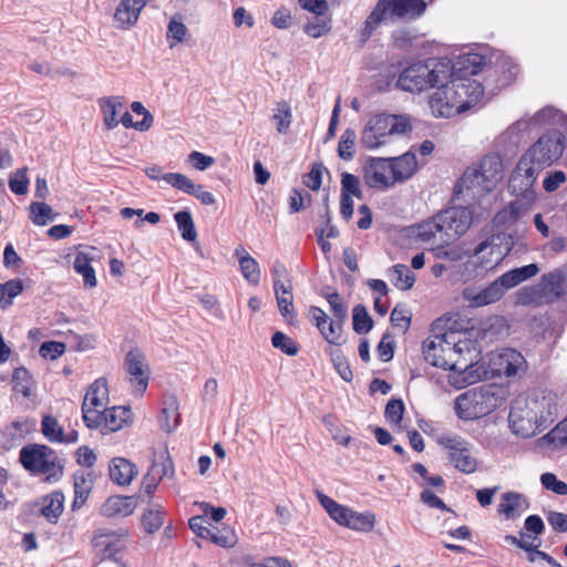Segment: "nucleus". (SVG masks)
Here are the masks:
<instances>
[{
    "mask_svg": "<svg viewBox=\"0 0 567 567\" xmlns=\"http://www.w3.org/2000/svg\"><path fill=\"white\" fill-rule=\"evenodd\" d=\"M487 64L485 56L467 53L450 68L449 63L417 62L405 68L396 86L408 92H422L437 86L429 99L435 117H451L477 105L484 96V87L476 76Z\"/></svg>",
    "mask_w": 567,
    "mask_h": 567,
    "instance_id": "f257e3e1",
    "label": "nucleus"
},
{
    "mask_svg": "<svg viewBox=\"0 0 567 567\" xmlns=\"http://www.w3.org/2000/svg\"><path fill=\"white\" fill-rule=\"evenodd\" d=\"M480 353L478 342L470 338L468 332L449 331L431 336L423 342L425 361L433 367L458 373L453 375V384L457 388L473 384L482 377L477 369L474 371Z\"/></svg>",
    "mask_w": 567,
    "mask_h": 567,
    "instance_id": "f03ea898",
    "label": "nucleus"
},
{
    "mask_svg": "<svg viewBox=\"0 0 567 567\" xmlns=\"http://www.w3.org/2000/svg\"><path fill=\"white\" fill-rule=\"evenodd\" d=\"M107 403V381L99 378L90 385L83 400L82 416L85 425H128L134 422L131 406L120 405L109 409Z\"/></svg>",
    "mask_w": 567,
    "mask_h": 567,
    "instance_id": "7ed1b4c3",
    "label": "nucleus"
},
{
    "mask_svg": "<svg viewBox=\"0 0 567 567\" xmlns=\"http://www.w3.org/2000/svg\"><path fill=\"white\" fill-rule=\"evenodd\" d=\"M565 136L557 130L543 134L519 158L516 173L525 176V185H532L539 172L556 163L564 153Z\"/></svg>",
    "mask_w": 567,
    "mask_h": 567,
    "instance_id": "20e7f679",
    "label": "nucleus"
},
{
    "mask_svg": "<svg viewBox=\"0 0 567 567\" xmlns=\"http://www.w3.org/2000/svg\"><path fill=\"white\" fill-rule=\"evenodd\" d=\"M425 10L424 0H379L364 21L360 40L365 43L382 22L412 21Z\"/></svg>",
    "mask_w": 567,
    "mask_h": 567,
    "instance_id": "39448f33",
    "label": "nucleus"
},
{
    "mask_svg": "<svg viewBox=\"0 0 567 567\" xmlns=\"http://www.w3.org/2000/svg\"><path fill=\"white\" fill-rule=\"evenodd\" d=\"M536 264H529L512 269L492 281L483 289L475 287L464 288L462 296L472 308H481L501 300L507 290L518 286L523 281L534 277L538 272Z\"/></svg>",
    "mask_w": 567,
    "mask_h": 567,
    "instance_id": "423d86ee",
    "label": "nucleus"
},
{
    "mask_svg": "<svg viewBox=\"0 0 567 567\" xmlns=\"http://www.w3.org/2000/svg\"><path fill=\"white\" fill-rule=\"evenodd\" d=\"M503 177V161L497 154L485 155L476 166L467 168L455 186V193L466 192L478 199L496 186Z\"/></svg>",
    "mask_w": 567,
    "mask_h": 567,
    "instance_id": "0eeeda50",
    "label": "nucleus"
},
{
    "mask_svg": "<svg viewBox=\"0 0 567 567\" xmlns=\"http://www.w3.org/2000/svg\"><path fill=\"white\" fill-rule=\"evenodd\" d=\"M506 390L496 384L472 388L455 399V412L464 421H472L488 415L503 404Z\"/></svg>",
    "mask_w": 567,
    "mask_h": 567,
    "instance_id": "6e6552de",
    "label": "nucleus"
},
{
    "mask_svg": "<svg viewBox=\"0 0 567 567\" xmlns=\"http://www.w3.org/2000/svg\"><path fill=\"white\" fill-rule=\"evenodd\" d=\"M412 130L411 118L405 114L379 113L369 118L360 136V144L367 150H377L393 135Z\"/></svg>",
    "mask_w": 567,
    "mask_h": 567,
    "instance_id": "1a4fd4ad",
    "label": "nucleus"
},
{
    "mask_svg": "<svg viewBox=\"0 0 567 567\" xmlns=\"http://www.w3.org/2000/svg\"><path fill=\"white\" fill-rule=\"evenodd\" d=\"M566 290L567 269L557 268L543 275L537 286L523 288L518 293V302L525 306L551 303L564 297Z\"/></svg>",
    "mask_w": 567,
    "mask_h": 567,
    "instance_id": "9d476101",
    "label": "nucleus"
},
{
    "mask_svg": "<svg viewBox=\"0 0 567 567\" xmlns=\"http://www.w3.org/2000/svg\"><path fill=\"white\" fill-rule=\"evenodd\" d=\"M20 462L34 475H41L47 482H55L63 474V467L54 451L45 445H27L20 451Z\"/></svg>",
    "mask_w": 567,
    "mask_h": 567,
    "instance_id": "9b49d317",
    "label": "nucleus"
},
{
    "mask_svg": "<svg viewBox=\"0 0 567 567\" xmlns=\"http://www.w3.org/2000/svg\"><path fill=\"white\" fill-rule=\"evenodd\" d=\"M481 355L475 361L474 371L477 369V373L482 377L477 380L489 379L495 377H515L518 372L526 369V360L520 352L505 348L497 352L489 354L488 368H485L483 363H480Z\"/></svg>",
    "mask_w": 567,
    "mask_h": 567,
    "instance_id": "f8f14e48",
    "label": "nucleus"
},
{
    "mask_svg": "<svg viewBox=\"0 0 567 567\" xmlns=\"http://www.w3.org/2000/svg\"><path fill=\"white\" fill-rule=\"evenodd\" d=\"M441 229V244L449 245L466 233L473 221L470 207H451L436 214Z\"/></svg>",
    "mask_w": 567,
    "mask_h": 567,
    "instance_id": "ddd939ff",
    "label": "nucleus"
},
{
    "mask_svg": "<svg viewBox=\"0 0 567 567\" xmlns=\"http://www.w3.org/2000/svg\"><path fill=\"white\" fill-rule=\"evenodd\" d=\"M365 184L374 189L385 190L396 184L393 176V167L389 158H371L363 169Z\"/></svg>",
    "mask_w": 567,
    "mask_h": 567,
    "instance_id": "4468645a",
    "label": "nucleus"
},
{
    "mask_svg": "<svg viewBox=\"0 0 567 567\" xmlns=\"http://www.w3.org/2000/svg\"><path fill=\"white\" fill-rule=\"evenodd\" d=\"M124 528H100L95 532L92 545L102 559L117 560V554L123 549V538L127 536Z\"/></svg>",
    "mask_w": 567,
    "mask_h": 567,
    "instance_id": "2eb2a0df",
    "label": "nucleus"
},
{
    "mask_svg": "<svg viewBox=\"0 0 567 567\" xmlns=\"http://www.w3.org/2000/svg\"><path fill=\"white\" fill-rule=\"evenodd\" d=\"M437 442L450 450V461L458 471L471 474L474 473L477 463L468 452V443L460 436L442 435L437 437Z\"/></svg>",
    "mask_w": 567,
    "mask_h": 567,
    "instance_id": "dca6fc26",
    "label": "nucleus"
},
{
    "mask_svg": "<svg viewBox=\"0 0 567 567\" xmlns=\"http://www.w3.org/2000/svg\"><path fill=\"white\" fill-rule=\"evenodd\" d=\"M125 367L134 394L141 396L148 385V372L144 357L137 350H131L126 354Z\"/></svg>",
    "mask_w": 567,
    "mask_h": 567,
    "instance_id": "f3484780",
    "label": "nucleus"
},
{
    "mask_svg": "<svg viewBox=\"0 0 567 567\" xmlns=\"http://www.w3.org/2000/svg\"><path fill=\"white\" fill-rule=\"evenodd\" d=\"M147 0H121L113 14V21L117 29L130 30L141 16Z\"/></svg>",
    "mask_w": 567,
    "mask_h": 567,
    "instance_id": "a211bd4d",
    "label": "nucleus"
},
{
    "mask_svg": "<svg viewBox=\"0 0 567 567\" xmlns=\"http://www.w3.org/2000/svg\"><path fill=\"white\" fill-rule=\"evenodd\" d=\"M109 473L112 482L120 486H128L138 471L136 465L127 458L114 457L111 460Z\"/></svg>",
    "mask_w": 567,
    "mask_h": 567,
    "instance_id": "6ab92c4d",
    "label": "nucleus"
},
{
    "mask_svg": "<svg viewBox=\"0 0 567 567\" xmlns=\"http://www.w3.org/2000/svg\"><path fill=\"white\" fill-rule=\"evenodd\" d=\"M135 507L133 496L113 495L103 503L100 513L104 517H126L133 514Z\"/></svg>",
    "mask_w": 567,
    "mask_h": 567,
    "instance_id": "aec40b11",
    "label": "nucleus"
},
{
    "mask_svg": "<svg viewBox=\"0 0 567 567\" xmlns=\"http://www.w3.org/2000/svg\"><path fill=\"white\" fill-rule=\"evenodd\" d=\"M528 507L529 503L523 494L507 492L502 495L498 513L504 515L507 519H515L526 512Z\"/></svg>",
    "mask_w": 567,
    "mask_h": 567,
    "instance_id": "412c9836",
    "label": "nucleus"
},
{
    "mask_svg": "<svg viewBox=\"0 0 567 567\" xmlns=\"http://www.w3.org/2000/svg\"><path fill=\"white\" fill-rule=\"evenodd\" d=\"M393 167V176L396 183H404L413 176L417 168L416 156L412 152H406L398 157H390Z\"/></svg>",
    "mask_w": 567,
    "mask_h": 567,
    "instance_id": "4be33fe9",
    "label": "nucleus"
},
{
    "mask_svg": "<svg viewBox=\"0 0 567 567\" xmlns=\"http://www.w3.org/2000/svg\"><path fill=\"white\" fill-rule=\"evenodd\" d=\"M235 256L238 258L239 268L243 277L250 285H258L260 281V267L255 258H252L244 247L235 249Z\"/></svg>",
    "mask_w": 567,
    "mask_h": 567,
    "instance_id": "5701e85b",
    "label": "nucleus"
},
{
    "mask_svg": "<svg viewBox=\"0 0 567 567\" xmlns=\"http://www.w3.org/2000/svg\"><path fill=\"white\" fill-rule=\"evenodd\" d=\"M94 484L92 472L79 471L74 474V494L73 508L84 504L87 499Z\"/></svg>",
    "mask_w": 567,
    "mask_h": 567,
    "instance_id": "b1692460",
    "label": "nucleus"
},
{
    "mask_svg": "<svg viewBox=\"0 0 567 567\" xmlns=\"http://www.w3.org/2000/svg\"><path fill=\"white\" fill-rule=\"evenodd\" d=\"M158 423L161 425L181 424L179 402L175 395L167 394L163 398Z\"/></svg>",
    "mask_w": 567,
    "mask_h": 567,
    "instance_id": "393cba45",
    "label": "nucleus"
},
{
    "mask_svg": "<svg viewBox=\"0 0 567 567\" xmlns=\"http://www.w3.org/2000/svg\"><path fill=\"white\" fill-rule=\"evenodd\" d=\"M93 257L85 251H79L73 261L74 270L83 277L84 285L90 288L96 286L95 270L91 265Z\"/></svg>",
    "mask_w": 567,
    "mask_h": 567,
    "instance_id": "a878e982",
    "label": "nucleus"
},
{
    "mask_svg": "<svg viewBox=\"0 0 567 567\" xmlns=\"http://www.w3.org/2000/svg\"><path fill=\"white\" fill-rule=\"evenodd\" d=\"M388 277L392 285L400 290H409L415 282V275L403 264L392 266L388 270Z\"/></svg>",
    "mask_w": 567,
    "mask_h": 567,
    "instance_id": "bb28decb",
    "label": "nucleus"
},
{
    "mask_svg": "<svg viewBox=\"0 0 567 567\" xmlns=\"http://www.w3.org/2000/svg\"><path fill=\"white\" fill-rule=\"evenodd\" d=\"M64 495L61 492H53L42 498L41 514L49 522L55 523L63 512Z\"/></svg>",
    "mask_w": 567,
    "mask_h": 567,
    "instance_id": "cd10ccee",
    "label": "nucleus"
},
{
    "mask_svg": "<svg viewBox=\"0 0 567 567\" xmlns=\"http://www.w3.org/2000/svg\"><path fill=\"white\" fill-rule=\"evenodd\" d=\"M99 103L103 113L104 125L107 130H113L120 123L117 114L123 109V103L116 96L103 97Z\"/></svg>",
    "mask_w": 567,
    "mask_h": 567,
    "instance_id": "c85d7f7f",
    "label": "nucleus"
},
{
    "mask_svg": "<svg viewBox=\"0 0 567 567\" xmlns=\"http://www.w3.org/2000/svg\"><path fill=\"white\" fill-rule=\"evenodd\" d=\"M316 495L320 505L326 509L330 518L339 525L344 526L350 508L337 503L320 491H317Z\"/></svg>",
    "mask_w": 567,
    "mask_h": 567,
    "instance_id": "c756f323",
    "label": "nucleus"
},
{
    "mask_svg": "<svg viewBox=\"0 0 567 567\" xmlns=\"http://www.w3.org/2000/svg\"><path fill=\"white\" fill-rule=\"evenodd\" d=\"M415 236L423 243H431L433 245L441 244V229L436 220V215L420 223L416 226Z\"/></svg>",
    "mask_w": 567,
    "mask_h": 567,
    "instance_id": "7c9ffc66",
    "label": "nucleus"
},
{
    "mask_svg": "<svg viewBox=\"0 0 567 567\" xmlns=\"http://www.w3.org/2000/svg\"><path fill=\"white\" fill-rule=\"evenodd\" d=\"M535 444L537 447H549L551 450L567 449V427H551Z\"/></svg>",
    "mask_w": 567,
    "mask_h": 567,
    "instance_id": "2f4dec72",
    "label": "nucleus"
},
{
    "mask_svg": "<svg viewBox=\"0 0 567 567\" xmlns=\"http://www.w3.org/2000/svg\"><path fill=\"white\" fill-rule=\"evenodd\" d=\"M532 123L535 127L546 126V125H558L564 124L566 122L565 115L563 112L554 106H545L538 112H536L533 116H530Z\"/></svg>",
    "mask_w": 567,
    "mask_h": 567,
    "instance_id": "473e14b6",
    "label": "nucleus"
},
{
    "mask_svg": "<svg viewBox=\"0 0 567 567\" xmlns=\"http://www.w3.org/2000/svg\"><path fill=\"white\" fill-rule=\"evenodd\" d=\"M375 516L371 512L358 513L350 508L344 526L357 532L373 529Z\"/></svg>",
    "mask_w": 567,
    "mask_h": 567,
    "instance_id": "72a5a7b5",
    "label": "nucleus"
},
{
    "mask_svg": "<svg viewBox=\"0 0 567 567\" xmlns=\"http://www.w3.org/2000/svg\"><path fill=\"white\" fill-rule=\"evenodd\" d=\"M178 231L184 240L193 243L197 238V231L192 214L188 210H181L174 215Z\"/></svg>",
    "mask_w": 567,
    "mask_h": 567,
    "instance_id": "f704fd0d",
    "label": "nucleus"
},
{
    "mask_svg": "<svg viewBox=\"0 0 567 567\" xmlns=\"http://www.w3.org/2000/svg\"><path fill=\"white\" fill-rule=\"evenodd\" d=\"M45 439L52 443L70 444L78 441L74 427H42Z\"/></svg>",
    "mask_w": 567,
    "mask_h": 567,
    "instance_id": "c9c22d12",
    "label": "nucleus"
},
{
    "mask_svg": "<svg viewBox=\"0 0 567 567\" xmlns=\"http://www.w3.org/2000/svg\"><path fill=\"white\" fill-rule=\"evenodd\" d=\"M13 390L17 393L22 394L24 398L31 396L32 388L34 386V381L30 372L23 368H17L13 371L12 375Z\"/></svg>",
    "mask_w": 567,
    "mask_h": 567,
    "instance_id": "e433bc0d",
    "label": "nucleus"
},
{
    "mask_svg": "<svg viewBox=\"0 0 567 567\" xmlns=\"http://www.w3.org/2000/svg\"><path fill=\"white\" fill-rule=\"evenodd\" d=\"M23 290L21 279H10L0 285V308L6 309L12 305L13 299Z\"/></svg>",
    "mask_w": 567,
    "mask_h": 567,
    "instance_id": "4c0bfd02",
    "label": "nucleus"
},
{
    "mask_svg": "<svg viewBox=\"0 0 567 567\" xmlns=\"http://www.w3.org/2000/svg\"><path fill=\"white\" fill-rule=\"evenodd\" d=\"M272 118L276 122L277 132L286 134L292 121V112L289 103L286 101L277 102Z\"/></svg>",
    "mask_w": 567,
    "mask_h": 567,
    "instance_id": "58836bf2",
    "label": "nucleus"
},
{
    "mask_svg": "<svg viewBox=\"0 0 567 567\" xmlns=\"http://www.w3.org/2000/svg\"><path fill=\"white\" fill-rule=\"evenodd\" d=\"M148 473L151 476H155V480L161 481L166 476L174 475V465L173 461L168 454V451L165 450L161 455L158 461H154Z\"/></svg>",
    "mask_w": 567,
    "mask_h": 567,
    "instance_id": "ea45409f",
    "label": "nucleus"
},
{
    "mask_svg": "<svg viewBox=\"0 0 567 567\" xmlns=\"http://www.w3.org/2000/svg\"><path fill=\"white\" fill-rule=\"evenodd\" d=\"M164 524V512L159 506L148 508L142 516V525L148 534L157 532Z\"/></svg>",
    "mask_w": 567,
    "mask_h": 567,
    "instance_id": "a19ab883",
    "label": "nucleus"
},
{
    "mask_svg": "<svg viewBox=\"0 0 567 567\" xmlns=\"http://www.w3.org/2000/svg\"><path fill=\"white\" fill-rule=\"evenodd\" d=\"M357 134L353 128H347L340 136L338 144V155L344 161H351L354 157V145Z\"/></svg>",
    "mask_w": 567,
    "mask_h": 567,
    "instance_id": "79ce46f5",
    "label": "nucleus"
},
{
    "mask_svg": "<svg viewBox=\"0 0 567 567\" xmlns=\"http://www.w3.org/2000/svg\"><path fill=\"white\" fill-rule=\"evenodd\" d=\"M30 214L33 224L44 226L55 217L52 208L42 202H35L30 205Z\"/></svg>",
    "mask_w": 567,
    "mask_h": 567,
    "instance_id": "37998d69",
    "label": "nucleus"
},
{
    "mask_svg": "<svg viewBox=\"0 0 567 567\" xmlns=\"http://www.w3.org/2000/svg\"><path fill=\"white\" fill-rule=\"evenodd\" d=\"M352 320L353 330L359 334L368 333L372 329V319L369 316L365 307L362 305H357L353 308Z\"/></svg>",
    "mask_w": 567,
    "mask_h": 567,
    "instance_id": "c03bdc74",
    "label": "nucleus"
},
{
    "mask_svg": "<svg viewBox=\"0 0 567 567\" xmlns=\"http://www.w3.org/2000/svg\"><path fill=\"white\" fill-rule=\"evenodd\" d=\"M522 203L519 202H512L507 207L499 210L495 217L494 223L499 226L504 224H514L516 223L522 214Z\"/></svg>",
    "mask_w": 567,
    "mask_h": 567,
    "instance_id": "a18cd8bd",
    "label": "nucleus"
},
{
    "mask_svg": "<svg viewBox=\"0 0 567 567\" xmlns=\"http://www.w3.org/2000/svg\"><path fill=\"white\" fill-rule=\"evenodd\" d=\"M331 30V21L322 16H317L312 21H308L303 28L307 35L318 39Z\"/></svg>",
    "mask_w": 567,
    "mask_h": 567,
    "instance_id": "49530a36",
    "label": "nucleus"
},
{
    "mask_svg": "<svg viewBox=\"0 0 567 567\" xmlns=\"http://www.w3.org/2000/svg\"><path fill=\"white\" fill-rule=\"evenodd\" d=\"M271 344L287 355H296L299 351L297 342L281 331H277L271 337Z\"/></svg>",
    "mask_w": 567,
    "mask_h": 567,
    "instance_id": "de8ad7c7",
    "label": "nucleus"
},
{
    "mask_svg": "<svg viewBox=\"0 0 567 567\" xmlns=\"http://www.w3.org/2000/svg\"><path fill=\"white\" fill-rule=\"evenodd\" d=\"M187 33V28L184 24L181 16H174L167 25V40H174L175 42L169 43V47L173 48L175 43L183 42L185 40Z\"/></svg>",
    "mask_w": 567,
    "mask_h": 567,
    "instance_id": "09e8293b",
    "label": "nucleus"
},
{
    "mask_svg": "<svg viewBox=\"0 0 567 567\" xmlns=\"http://www.w3.org/2000/svg\"><path fill=\"white\" fill-rule=\"evenodd\" d=\"M162 179L166 182L172 187L185 193L190 194L194 190V183L186 175L181 173H166L163 174Z\"/></svg>",
    "mask_w": 567,
    "mask_h": 567,
    "instance_id": "8fccbe9b",
    "label": "nucleus"
},
{
    "mask_svg": "<svg viewBox=\"0 0 567 567\" xmlns=\"http://www.w3.org/2000/svg\"><path fill=\"white\" fill-rule=\"evenodd\" d=\"M341 195L350 197L362 198V190L360 188V179L351 173H342L341 175Z\"/></svg>",
    "mask_w": 567,
    "mask_h": 567,
    "instance_id": "3c124183",
    "label": "nucleus"
},
{
    "mask_svg": "<svg viewBox=\"0 0 567 567\" xmlns=\"http://www.w3.org/2000/svg\"><path fill=\"white\" fill-rule=\"evenodd\" d=\"M344 320H337L336 318L328 321L324 329L320 330L322 337L330 343L338 346L342 342V323Z\"/></svg>",
    "mask_w": 567,
    "mask_h": 567,
    "instance_id": "603ef678",
    "label": "nucleus"
},
{
    "mask_svg": "<svg viewBox=\"0 0 567 567\" xmlns=\"http://www.w3.org/2000/svg\"><path fill=\"white\" fill-rule=\"evenodd\" d=\"M537 427H508L507 433L502 434L505 436L504 441H496L495 445L514 444L512 437L530 439L538 434Z\"/></svg>",
    "mask_w": 567,
    "mask_h": 567,
    "instance_id": "864d4df0",
    "label": "nucleus"
},
{
    "mask_svg": "<svg viewBox=\"0 0 567 567\" xmlns=\"http://www.w3.org/2000/svg\"><path fill=\"white\" fill-rule=\"evenodd\" d=\"M323 296L330 306L333 318L337 320H346L348 317V309L343 305L340 295L337 291H331L323 293Z\"/></svg>",
    "mask_w": 567,
    "mask_h": 567,
    "instance_id": "5fc2aeb1",
    "label": "nucleus"
},
{
    "mask_svg": "<svg viewBox=\"0 0 567 567\" xmlns=\"http://www.w3.org/2000/svg\"><path fill=\"white\" fill-rule=\"evenodd\" d=\"M567 182V175L564 171H550L547 172L543 187L547 193H553L561 187Z\"/></svg>",
    "mask_w": 567,
    "mask_h": 567,
    "instance_id": "6e6d98bb",
    "label": "nucleus"
},
{
    "mask_svg": "<svg viewBox=\"0 0 567 567\" xmlns=\"http://www.w3.org/2000/svg\"><path fill=\"white\" fill-rule=\"evenodd\" d=\"M29 179L27 169H18L9 179L10 190L17 195H24L28 192Z\"/></svg>",
    "mask_w": 567,
    "mask_h": 567,
    "instance_id": "4d7b16f0",
    "label": "nucleus"
},
{
    "mask_svg": "<svg viewBox=\"0 0 567 567\" xmlns=\"http://www.w3.org/2000/svg\"><path fill=\"white\" fill-rule=\"evenodd\" d=\"M403 412V401L400 399H391L385 405L384 415L388 422L399 424L402 420Z\"/></svg>",
    "mask_w": 567,
    "mask_h": 567,
    "instance_id": "13d9d810",
    "label": "nucleus"
},
{
    "mask_svg": "<svg viewBox=\"0 0 567 567\" xmlns=\"http://www.w3.org/2000/svg\"><path fill=\"white\" fill-rule=\"evenodd\" d=\"M542 485L557 495H567V484L557 480L553 473H544L540 476Z\"/></svg>",
    "mask_w": 567,
    "mask_h": 567,
    "instance_id": "bf43d9fd",
    "label": "nucleus"
},
{
    "mask_svg": "<svg viewBox=\"0 0 567 567\" xmlns=\"http://www.w3.org/2000/svg\"><path fill=\"white\" fill-rule=\"evenodd\" d=\"M65 351V344L58 341H45L40 346L39 353L44 359L54 360Z\"/></svg>",
    "mask_w": 567,
    "mask_h": 567,
    "instance_id": "052dcab7",
    "label": "nucleus"
},
{
    "mask_svg": "<svg viewBox=\"0 0 567 567\" xmlns=\"http://www.w3.org/2000/svg\"><path fill=\"white\" fill-rule=\"evenodd\" d=\"M323 169L324 167L322 164H312L310 172L305 176V185L312 190H318L322 184Z\"/></svg>",
    "mask_w": 567,
    "mask_h": 567,
    "instance_id": "680f3d73",
    "label": "nucleus"
},
{
    "mask_svg": "<svg viewBox=\"0 0 567 567\" xmlns=\"http://www.w3.org/2000/svg\"><path fill=\"white\" fill-rule=\"evenodd\" d=\"M132 111L137 115H143V120L136 122L135 130L147 131L153 124V115L144 107L141 102H133L131 104Z\"/></svg>",
    "mask_w": 567,
    "mask_h": 567,
    "instance_id": "e2e57ef3",
    "label": "nucleus"
},
{
    "mask_svg": "<svg viewBox=\"0 0 567 567\" xmlns=\"http://www.w3.org/2000/svg\"><path fill=\"white\" fill-rule=\"evenodd\" d=\"M270 22L277 29H289L292 23L290 10L285 7L279 8L275 11Z\"/></svg>",
    "mask_w": 567,
    "mask_h": 567,
    "instance_id": "0e129e2a",
    "label": "nucleus"
},
{
    "mask_svg": "<svg viewBox=\"0 0 567 567\" xmlns=\"http://www.w3.org/2000/svg\"><path fill=\"white\" fill-rule=\"evenodd\" d=\"M278 309L282 317L286 319L295 318V308H293V296L292 292L287 295H278L276 296Z\"/></svg>",
    "mask_w": 567,
    "mask_h": 567,
    "instance_id": "69168bd1",
    "label": "nucleus"
},
{
    "mask_svg": "<svg viewBox=\"0 0 567 567\" xmlns=\"http://www.w3.org/2000/svg\"><path fill=\"white\" fill-rule=\"evenodd\" d=\"M187 162L198 171H205L214 164L212 156L205 155L200 152L193 151L187 158Z\"/></svg>",
    "mask_w": 567,
    "mask_h": 567,
    "instance_id": "338daca9",
    "label": "nucleus"
},
{
    "mask_svg": "<svg viewBox=\"0 0 567 567\" xmlns=\"http://www.w3.org/2000/svg\"><path fill=\"white\" fill-rule=\"evenodd\" d=\"M218 393V382L215 378H209L204 383L203 390L200 392L202 401L205 404H212L215 402Z\"/></svg>",
    "mask_w": 567,
    "mask_h": 567,
    "instance_id": "774afa93",
    "label": "nucleus"
}]
</instances>
